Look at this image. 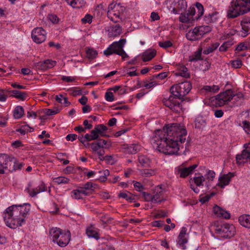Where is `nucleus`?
Returning a JSON list of instances; mask_svg holds the SVG:
<instances>
[{
  "mask_svg": "<svg viewBox=\"0 0 250 250\" xmlns=\"http://www.w3.org/2000/svg\"><path fill=\"white\" fill-rule=\"evenodd\" d=\"M187 136L183 126L173 124L164 126L163 130H157L151 140L154 147L166 154H177L180 147H184Z\"/></svg>",
  "mask_w": 250,
  "mask_h": 250,
  "instance_id": "1",
  "label": "nucleus"
},
{
  "mask_svg": "<svg viewBox=\"0 0 250 250\" xmlns=\"http://www.w3.org/2000/svg\"><path fill=\"white\" fill-rule=\"evenodd\" d=\"M30 204L12 205L5 210L4 220L7 226L15 229L25 223V219L28 217L30 210Z\"/></svg>",
  "mask_w": 250,
  "mask_h": 250,
  "instance_id": "2",
  "label": "nucleus"
},
{
  "mask_svg": "<svg viewBox=\"0 0 250 250\" xmlns=\"http://www.w3.org/2000/svg\"><path fill=\"white\" fill-rule=\"evenodd\" d=\"M191 87V84L189 82H182L172 86L170 90L173 96H169L168 99H164L163 101L164 105L173 111L180 113L182 106L177 98L182 99L190 91Z\"/></svg>",
  "mask_w": 250,
  "mask_h": 250,
  "instance_id": "3",
  "label": "nucleus"
},
{
  "mask_svg": "<svg viewBox=\"0 0 250 250\" xmlns=\"http://www.w3.org/2000/svg\"><path fill=\"white\" fill-rule=\"evenodd\" d=\"M49 233L52 241L62 247H65L70 240L71 235L69 231L64 232L59 228H53L50 230Z\"/></svg>",
  "mask_w": 250,
  "mask_h": 250,
  "instance_id": "4",
  "label": "nucleus"
},
{
  "mask_svg": "<svg viewBox=\"0 0 250 250\" xmlns=\"http://www.w3.org/2000/svg\"><path fill=\"white\" fill-rule=\"evenodd\" d=\"M211 227L215 232L221 237L230 238L235 233V228L232 225L222 224L219 222H215Z\"/></svg>",
  "mask_w": 250,
  "mask_h": 250,
  "instance_id": "5",
  "label": "nucleus"
},
{
  "mask_svg": "<svg viewBox=\"0 0 250 250\" xmlns=\"http://www.w3.org/2000/svg\"><path fill=\"white\" fill-rule=\"evenodd\" d=\"M125 42L126 40L125 39H121L119 42H113L104 51V54L106 56H109L114 53L121 56L123 60H125V59L128 58V56L123 49Z\"/></svg>",
  "mask_w": 250,
  "mask_h": 250,
  "instance_id": "6",
  "label": "nucleus"
},
{
  "mask_svg": "<svg viewBox=\"0 0 250 250\" xmlns=\"http://www.w3.org/2000/svg\"><path fill=\"white\" fill-rule=\"evenodd\" d=\"M211 31V27L208 25L196 26L189 30L186 34L188 41H196L201 39L204 35Z\"/></svg>",
  "mask_w": 250,
  "mask_h": 250,
  "instance_id": "7",
  "label": "nucleus"
},
{
  "mask_svg": "<svg viewBox=\"0 0 250 250\" xmlns=\"http://www.w3.org/2000/svg\"><path fill=\"white\" fill-rule=\"evenodd\" d=\"M244 3V0L232 1L228 10V17L229 18H235L247 13Z\"/></svg>",
  "mask_w": 250,
  "mask_h": 250,
  "instance_id": "8",
  "label": "nucleus"
},
{
  "mask_svg": "<svg viewBox=\"0 0 250 250\" xmlns=\"http://www.w3.org/2000/svg\"><path fill=\"white\" fill-rule=\"evenodd\" d=\"M235 96L240 99L243 97V95L242 93H238L235 95L231 90L229 89L220 93L215 97H212L211 101L214 102L216 106H222L228 104Z\"/></svg>",
  "mask_w": 250,
  "mask_h": 250,
  "instance_id": "9",
  "label": "nucleus"
},
{
  "mask_svg": "<svg viewBox=\"0 0 250 250\" xmlns=\"http://www.w3.org/2000/svg\"><path fill=\"white\" fill-rule=\"evenodd\" d=\"M111 146V143L110 141L100 139L91 143V149L94 152L98 154L99 160L103 161L105 153L104 149L109 148Z\"/></svg>",
  "mask_w": 250,
  "mask_h": 250,
  "instance_id": "10",
  "label": "nucleus"
},
{
  "mask_svg": "<svg viewBox=\"0 0 250 250\" xmlns=\"http://www.w3.org/2000/svg\"><path fill=\"white\" fill-rule=\"evenodd\" d=\"M15 158L5 154H0V174L4 173V169L13 171L14 169Z\"/></svg>",
  "mask_w": 250,
  "mask_h": 250,
  "instance_id": "11",
  "label": "nucleus"
},
{
  "mask_svg": "<svg viewBox=\"0 0 250 250\" xmlns=\"http://www.w3.org/2000/svg\"><path fill=\"white\" fill-rule=\"evenodd\" d=\"M46 186L44 182L41 181L37 187H34L33 183L30 182L28 183L27 187L25 189L26 191L31 197H35L36 195L42 192L46 191Z\"/></svg>",
  "mask_w": 250,
  "mask_h": 250,
  "instance_id": "12",
  "label": "nucleus"
},
{
  "mask_svg": "<svg viewBox=\"0 0 250 250\" xmlns=\"http://www.w3.org/2000/svg\"><path fill=\"white\" fill-rule=\"evenodd\" d=\"M120 7L116 3H111L108 7L107 16L113 22L116 23L119 21L120 15L119 9Z\"/></svg>",
  "mask_w": 250,
  "mask_h": 250,
  "instance_id": "13",
  "label": "nucleus"
},
{
  "mask_svg": "<svg viewBox=\"0 0 250 250\" xmlns=\"http://www.w3.org/2000/svg\"><path fill=\"white\" fill-rule=\"evenodd\" d=\"M196 10L194 7H190L187 13H182L179 18V21L182 23H186L189 26L192 25L193 22L196 20L195 17H193L195 14Z\"/></svg>",
  "mask_w": 250,
  "mask_h": 250,
  "instance_id": "14",
  "label": "nucleus"
},
{
  "mask_svg": "<svg viewBox=\"0 0 250 250\" xmlns=\"http://www.w3.org/2000/svg\"><path fill=\"white\" fill-rule=\"evenodd\" d=\"M46 33L42 27L34 28L31 34V36L34 42L37 43H41L46 39Z\"/></svg>",
  "mask_w": 250,
  "mask_h": 250,
  "instance_id": "15",
  "label": "nucleus"
},
{
  "mask_svg": "<svg viewBox=\"0 0 250 250\" xmlns=\"http://www.w3.org/2000/svg\"><path fill=\"white\" fill-rule=\"evenodd\" d=\"M244 149L240 154H237L236 156V163L238 165L244 164L250 160V144H245Z\"/></svg>",
  "mask_w": 250,
  "mask_h": 250,
  "instance_id": "16",
  "label": "nucleus"
},
{
  "mask_svg": "<svg viewBox=\"0 0 250 250\" xmlns=\"http://www.w3.org/2000/svg\"><path fill=\"white\" fill-rule=\"evenodd\" d=\"M56 61L47 59L43 62L35 63L34 66L36 69L44 71L53 67L56 65Z\"/></svg>",
  "mask_w": 250,
  "mask_h": 250,
  "instance_id": "17",
  "label": "nucleus"
},
{
  "mask_svg": "<svg viewBox=\"0 0 250 250\" xmlns=\"http://www.w3.org/2000/svg\"><path fill=\"white\" fill-rule=\"evenodd\" d=\"M163 190L160 186L156 187L152 191L153 203H160L164 200Z\"/></svg>",
  "mask_w": 250,
  "mask_h": 250,
  "instance_id": "18",
  "label": "nucleus"
},
{
  "mask_svg": "<svg viewBox=\"0 0 250 250\" xmlns=\"http://www.w3.org/2000/svg\"><path fill=\"white\" fill-rule=\"evenodd\" d=\"M184 164L179 168L178 172L180 176L182 178H185L191 173L194 169L197 167V165L194 164L188 167H185L183 166Z\"/></svg>",
  "mask_w": 250,
  "mask_h": 250,
  "instance_id": "19",
  "label": "nucleus"
},
{
  "mask_svg": "<svg viewBox=\"0 0 250 250\" xmlns=\"http://www.w3.org/2000/svg\"><path fill=\"white\" fill-rule=\"evenodd\" d=\"M213 209L214 214L217 217H222L225 219H229L230 218V214L218 206H214Z\"/></svg>",
  "mask_w": 250,
  "mask_h": 250,
  "instance_id": "20",
  "label": "nucleus"
},
{
  "mask_svg": "<svg viewBox=\"0 0 250 250\" xmlns=\"http://www.w3.org/2000/svg\"><path fill=\"white\" fill-rule=\"evenodd\" d=\"M156 55V51L155 49H148L142 54V59L143 62L150 61Z\"/></svg>",
  "mask_w": 250,
  "mask_h": 250,
  "instance_id": "21",
  "label": "nucleus"
},
{
  "mask_svg": "<svg viewBox=\"0 0 250 250\" xmlns=\"http://www.w3.org/2000/svg\"><path fill=\"white\" fill-rule=\"evenodd\" d=\"M242 26V31L240 35L243 37L247 36L250 33V22L247 21H241Z\"/></svg>",
  "mask_w": 250,
  "mask_h": 250,
  "instance_id": "22",
  "label": "nucleus"
},
{
  "mask_svg": "<svg viewBox=\"0 0 250 250\" xmlns=\"http://www.w3.org/2000/svg\"><path fill=\"white\" fill-rule=\"evenodd\" d=\"M125 152L128 154H135L141 149V146L138 144H131L125 145Z\"/></svg>",
  "mask_w": 250,
  "mask_h": 250,
  "instance_id": "23",
  "label": "nucleus"
},
{
  "mask_svg": "<svg viewBox=\"0 0 250 250\" xmlns=\"http://www.w3.org/2000/svg\"><path fill=\"white\" fill-rule=\"evenodd\" d=\"M108 31V35L109 37H117L121 34L122 28L120 25L116 24L114 26H111Z\"/></svg>",
  "mask_w": 250,
  "mask_h": 250,
  "instance_id": "24",
  "label": "nucleus"
},
{
  "mask_svg": "<svg viewBox=\"0 0 250 250\" xmlns=\"http://www.w3.org/2000/svg\"><path fill=\"white\" fill-rule=\"evenodd\" d=\"M107 130V127L105 125L101 124L96 125L92 130L95 133L98 139L99 137L104 136L105 135L104 132Z\"/></svg>",
  "mask_w": 250,
  "mask_h": 250,
  "instance_id": "25",
  "label": "nucleus"
},
{
  "mask_svg": "<svg viewBox=\"0 0 250 250\" xmlns=\"http://www.w3.org/2000/svg\"><path fill=\"white\" fill-rule=\"evenodd\" d=\"M239 222L240 224L248 228H250V215H247V214H244L242 215H241L239 217Z\"/></svg>",
  "mask_w": 250,
  "mask_h": 250,
  "instance_id": "26",
  "label": "nucleus"
},
{
  "mask_svg": "<svg viewBox=\"0 0 250 250\" xmlns=\"http://www.w3.org/2000/svg\"><path fill=\"white\" fill-rule=\"evenodd\" d=\"M12 96L20 100L24 101L28 97V94L26 92H21L19 90L11 91Z\"/></svg>",
  "mask_w": 250,
  "mask_h": 250,
  "instance_id": "27",
  "label": "nucleus"
},
{
  "mask_svg": "<svg viewBox=\"0 0 250 250\" xmlns=\"http://www.w3.org/2000/svg\"><path fill=\"white\" fill-rule=\"evenodd\" d=\"M232 176V175L229 176L228 174L224 175L223 176L219 178V182L217 185L222 188H223L225 186H227L229 184L230 178Z\"/></svg>",
  "mask_w": 250,
  "mask_h": 250,
  "instance_id": "28",
  "label": "nucleus"
},
{
  "mask_svg": "<svg viewBox=\"0 0 250 250\" xmlns=\"http://www.w3.org/2000/svg\"><path fill=\"white\" fill-rule=\"evenodd\" d=\"M138 161L140 165L143 167H149L151 162L149 158L143 155L138 156Z\"/></svg>",
  "mask_w": 250,
  "mask_h": 250,
  "instance_id": "29",
  "label": "nucleus"
},
{
  "mask_svg": "<svg viewBox=\"0 0 250 250\" xmlns=\"http://www.w3.org/2000/svg\"><path fill=\"white\" fill-rule=\"evenodd\" d=\"M202 52V48L201 47L198 48V49L195 51L193 54L189 56V61L190 62H194L203 60L201 58Z\"/></svg>",
  "mask_w": 250,
  "mask_h": 250,
  "instance_id": "30",
  "label": "nucleus"
},
{
  "mask_svg": "<svg viewBox=\"0 0 250 250\" xmlns=\"http://www.w3.org/2000/svg\"><path fill=\"white\" fill-rule=\"evenodd\" d=\"M68 4L70 5L73 8H79L84 5L85 2L80 0H65Z\"/></svg>",
  "mask_w": 250,
  "mask_h": 250,
  "instance_id": "31",
  "label": "nucleus"
},
{
  "mask_svg": "<svg viewBox=\"0 0 250 250\" xmlns=\"http://www.w3.org/2000/svg\"><path fill=\"white\" fill-rule=\"evenodd\" d=\"M217 12H212L205 16L204 20L207 23L214 22L217 20Z\"/></svg>",
  "mask_w": 250,
  "mask_h": 250,
  "instance_id": "32",
  "label": "nucleus"
},
{
  "mask_svg": "<svg viewBox=\"0 0 250 250\" xmlns=\"http://www.w3.org/2000/svg\"><path fill=\"white\" fill-rule=\"evenodd\" d=\"M206 122L202 117H198L195 121V127L196 128L202 129L205 127Z\"/></svg>",
  "mask_w": 250,
  "mask_h": 250,
  "instance_id": "33",
  "label": "nucleus"
},
{
  "mask_svg": "<svg viewBox=\"0 0 250 250\" xmlns=\"http://www.w3.org/2000/svg\"><path fill=\"white\" fill-rule=\"evenodd\" d=\"M24 114V109L21 106H17L14 110L13 116L15 119H20Z\"/></svg>",
  "mask_w": 250,
  "mask_h": 250,
  "instance_id": "34",
  "label": "nucleus"
},
{
  "mask_svg": "<svg viewBox=\"0 0 250 250\" xmlns=\"http://www.w3.org/2000/svg\"><path fill=\"white\" fill-rule=\"evenodd\" d=\"M140 173L143 176L148 177L156 175L157 173V169H144L140 171Z\"/></svg>",
  "mask_w": 250,
  "mask_h": 250,
  "instance_id": "35",
  "label": "nucleus"
},
{
  "mask_svg": "<svg viewBox=\"0 0 250 250\" xmlns=\"http://www.w3.org/2000/svg\"><path fill=\"white\" fill-rule=\"evenodd\" d=\"M55 100L58 103L63 104L65 106H67L70 104V103L68 101L67 98L63 97L62 94L56 95Z\"/></svg>",
  "mask_w": 250,
  "mask_h": 250,
  "instance_id": "36",
  "label": "nucleus"
},
{
  "mask_svg": "<svg viewBox=\"0 0 250 250\" xmlns=\"http://www.w3.org/2000/svg\"><path fill=\"white\" fill-rule=\"evenodd\" d=\"M54 182L58 185L66 184L69 183L70 179L63 176H59L53 179Z\"/></svg>",
  "mask_w": 250,
  "mask_h": 250,
  "instance_id": "37",
  "label": "nucleus"
},
{
  "mask_svg": "<svg viewBox=\"0 0 250 250\" xmlns=\"http://www.w3.org/2000/svg\"><path fill=\"white\" fill-rule=\"evenodd\" d=\"M118 196L119 197L125 199L126 200L130 202L134 200V197H133L131 193L127 191L123 192H120Z\"/></svg>",
  "mask_w": 250,
  "mask_h": 250,
  "instance_id": "38",
  "label": "nucleus"
},
{
  "mask_svg": "<svg viewBox=\"0 0 250 250\" xmlns=\"http://www.w3.org/2000/svg\"><path fill=\"white\" fill-rule=\"evenodd\" d=\"M177 76H180L184 78H189V73L188 72V69L184 66L180 67L179 72L176 73Z\"/></svg>",
  "mask_w": 250,
  "mask_h": 250,
  "instance_id": "39",
  "label": "nucleus"
},
{
  "mask_svg": "<svg viewBox=\"0 0 250 250\" xmlns=\"http://www.w3.org/2000/svg\"><path fill=\"white\" fill-rule=\"evenodd\" d=\"M86 57L90 60H93L95 58L97 55L98 52L92 48H88L86 51Z\"/></svg>",
  "mask_w": 250,
  "mask_h": 250,
  "instance_id": "40",
  "label": "nucleus"
},
{
  "mask_svg": "<svg viewBox=\"0 0 250 250\" xmlns=\"http://www.w3.org/2000/svg\"><path fill=\"white\" fill-rule=\"evenodd\" d=\"M188 7L186 0H178L177 2L176 7L179 10L185 11Z\"/></svg>",
  "mask_w": 250,
  "mask_h": 250,
  "instance_id": "41",
  "label": "nucleus"
},
{
  "mask_svg": "<svg viewBox=\"0 0 250 250\" xmlns=\"http://www.w3.org/2000/svg\"><path fill=\"white\" fill-rule=\"evenodd\" d=\"M219 45V44L218 42H216L211 44L210 46H208L207 48L204 50V54L207 55L210 53H212L214 50L217 48Z\"/></svg>",
  "mask_w": 250,
  "mask_h": 250,
  "instance_id": "42",
  "label": "nucleus"
},
{
  "mask_svg": "<svg viewBox=\"0 0 250 250\" xmlns=\"http://www.w3.org/2000/svg\"><path fill=\"white\" fill-rule=\"evenodd\" d=\"M31 129H33L32 128L26 125H22L21 128L17 129L16 131L24 135L28 132H31L32 131Z\"/></svg>",
  "mask_w": 250,
  "mask_h": 250,
  "instance_id": "43",
  "label": "nucleus"
},
{
  "mask_svg": "<svg viewBox=\"0 0 250 250\" xmlns=\"http://www.w3.org/2000/svg\"><path fill=\"white\" fill-rule=\"evenodd\" d=\"M203 89L208 92L216 93L219 90V87L215 85H213V86L206 85L204 86Z\"/></svg>",
  "mask_w": 250,
  "mask_h": 250,
  "instance_id": "44",
  "label": "nucleus"
},
{
  "mask_svg": "<svg viewBox=\"0 0 250 250\" xmlns=\"http://www.w3.org/2000/svg\"><path fill=\"white\" fill-rule=\"evenodd\" d=\"M85 141H91L93 140H99L98 139V137L97 135H96L95 133L93 131L91 130L90 134H86L84 135Z\"/></svg>",
  "mask_w": 250,
  "mask_h": 250,
  "instance_id": "45",
  "label": "nucleus"
},
{
  "mask_svg": "<svg viewBox=\"0 0 250 250\" xmlns=\"http://www.w3.org/2000/svg\"><path fill=\"white\" fill-rule=\"evenodd\" d=\"M142 196L144 199V200L146 202H150L153 203V196H152V192L151 193L142 191Z\"/></svg>",
  "mask_w": 250,
  "mask_h": 250,
  "instance_id": "46",
  "label": "nucleus"
},
{
  "mask_svg": "<svg viewBox=\"0 0 250 250\" xmlns=\"http://www.w3.org/2000/svg\"><path fill=\"white\" fill-rule=\"evenodd\" d=\"M196 8L198 10V16L196 17V20H197L200 17H201L204 13V7L202 4L197 2L196 4Z\"/></svg>",
  "mask_w": 250,
  "mask_h": 250,
  "instance_id": "47",
  "label": "nucleus"
},
{
  "mask_svg": "<svg viewBox=\"0 0 250 250\" xmlns=\"http://www.w3.org/2000/svg\"><path fill=\"white\" fill-rule=\"evenodd\" d=\"M71 196L73 199L77 200L81 199L83 198V197L81 196L80 192L78 188L77 189L73 190L71 192Z\"/></svg>",
  "mask_w": 250,
  "mask_h": 250,
  "instance_id": "48",
  "label": "nucleus"
},
{
  "mask_svg": "<svg viewBox=\"0 0 250 250\" xmlns=\"http://www.w3.org/2000/svg\"><path fill=\"white\" fill-rule=\"evenodd\" d=\"M193 181L197 187L202 186L203 182L205 181V178L203 176L195 177L193 178Z\"/></svg>",
  "mask_w": 250,
  "mask_h": 250,
  "instance_id": "49",
  "label": "nucleus"
},
{
  "mask_svg": "<svg viewBox=\"0 0 250 250\" xmlns=\"http://www.w3.org/2000/svg\"><path fill=\"white\" fill-rule=\"evenodd\" d=\"M59 112V110L56 108L54 109L46 108L43 110V113L48 116L54 115Z\"/></svg>",
  "mask_w": 250,
  "mask_h": 250,
  "instance_id": "50",
  "label": "nucleus"
},
{
  "mask_svg": "<svg viewBox=\"0 0 250 250\" xmlns=\"http://www.w3.org/2000/svg\"><path fill=\"white\" fill-rule=\"evenodd\" d=\"M86 234L88 237H93L96 239L99 238L98 233L94 230L87 229L86 230Z\"/></svg>",
  "mask_w": 250,
  "mask_h": 250,
  "instance_id": "51",
  "label": "nucleus"
},
{
  "mask_svg": "<svg viewBox=\"0 0 250 250\" xmlns=\"http://www.w3.org/2000/svg\"><path fill=\"white\" fill-rule=\"evenodd\" d=\"M173 44L170 41H167L165 42H159V45L162 48H167L172 46Z\"/></svg>",
  "mask_w": 250,
  "mask_h": 250,
  "instance_id": "52",
  "label": "nucleus"
},
{
  "mask_svg": "<svg viewBox=\"0 0 250 250\" xmlns=\"http://www.w3.org/2000/svg\"><path fill=\"white\" fill-rule=\"evenodd\" d=\"M97 250H115L111 245L104 244Z\"/></svg>",
  "mask_w": 250,
  "mask_h": 250,
  "instance_id": "53",
  "label": "nucleus"
},
{
  "mask_svg": "<svg viewBox=\"0 0 250 250\" xmlns=\"http://www.w3.org/2000/svg\"><path fill=\"white\" fill-rule=\"evenodd\" d=\"M242 124L245 132L248 134L250 133V123L247 121H244Z\"/></svg>",
  "mask_w": 250,
  "mask_h": 250,
  "instance_id": "54",
  "label": "nucleus"
},
{
  "mask_svg": "<svg viewBox=\"0 0 250 250\" xmlns=\"http://www.w3.org/2000/svg\"><path fill=\"white\" fill-rule=\"evenodd\" d=\"M231 65L234 68H240L242 65V61L239 59H237L231 61Z\"/></svg>",
  "mask_w": 250,
  "mask_h": 250,
  "instance_id": "55",
  "label": "nucleus"
},
{
  "mask_svg": "<svg viewBox=\"0 0 250 250\" xmlns=\"http://www.w3.org/2000/svg\"><path fill=\"white\" fill-rule=\"evenodd\" d=\"M188 242V240L184 236H182V238L178 237V244L182 247L183 249H186V246L185 244L187 243Z\"/></svg>",
  "mask_w": 250,
  "mask_h": 250,
  "instance_id": "56",
  "label": "nucleus"
},
{
  "mask_svg": "<svg viewBox=\"0 0 250 250\" xmlns=\"http://www.w3.org/2000/svg\"><path fill=\"white\" fill-rule=\"evenodd\" d=\"M92 17L89 14H86L85 17L82 19L81 21L83 23H90L92 22Z\"/></svg>",
  "mask_w": 250,
  "mask_h": 250,
  "instance_id": "57",
  "label": "nucleus"
},
{
  "mask_svg": "<svg viewBox=\"0 0 250 250\" xmlns=\"http://www.w3.org/2000/svg\"><path fill=\"white\" fill-rule=\"evenodd\" d=\"M215 173L213 170H208L207 174L206 177L208 181H212L215 177Z\"/></svg>",
  "mask_w": 250,
  "mask_h": 250,
  "instance_id": "58",
  "label": "nucleus"
},
{
  "mask_svg": "<svg viewBox=\"0 0 250 250\" xmlns=\"http://www.w3.org/2000/svg\"><path fill=\"white\" fill-rule=\"evenodd\" d=\"M48 19L53 23H57L59 21V18L56 15H48Z\"/></svg>",
  "mask_w": 250,
  "mask_h": 250,
  "instance_id": "59",
  "label": "nucleus"
},
{
  "mask_svg": "<svg viewBox=\"0 0 250 250\" xmlns=\"http://www.w3.org/2000/svg\"><path fill=\"white\" fill-rule=\"evenodd\" d=\"M105 98L107 101L112 102L114 101V97L112 92H106L105 94Z\"/></svg>",
  "mask_w": 250,
  "mask_h": 250,
  "instance_id": "60",
  "label": "nucleus"
},
{
  "mask_svg": "<svg viewBox=\"0 0 250 250\" xmlns=\"http://www.w3.org/2000/svg\"><path fill=\"white\" fill-rule=\"evenodd\" d=\"M248 47L246 46L244 43H239L236 48V50L241 51L245 50H248Z\"/></svg>",
  "mask_w": 250,
  "mask_h": 250,
  "instance_id": "61",
  "label": "nucleus"
},
{
  "mask_svg": "<svg viewBox=\"0 0 250 250\" xmlns=\"http://www.w3.org/2000/svg\"><path fill=\"white\" fill-rule=\"evenodd\" d=\"M229 43L226 42L224 43L221 46L219 47V51L221 52H225L227 50L229 46Z\"/></svg>",
  "mask_w": 250,
  "mask_h": 250,
  "instance_id": "62",
  "label": "nucleus"
},
{
  "mask_svg": "<svg viewBox=\"0 0 250 250\" xmlns=\"http://www.w3.org/2000/svg\"><path fill=\"white\" fill-rule=\"evenodd\" d=\"M82 187L87 191L88 190H93V184L91 182H87Z\"/></svg>",
  "mask_w": 250,
  "mask_h": 250,
  "instance_id": "63",
  "label": "nucleus"
},
{
  "mask_svg": "<svg viewBox=\"0 0 250 250\" xmlns=\"http://www.w3.org/2000/svg\"><path fill=\"white\" fill-rule=\"evenodd\" d=\"M134 186L136 189L139 191H141L142 189H144V186L141 184V183L138 182H133Z\"/></svg>",
  "mask_w": 250,
  "mask_h": 250,
  "instance_id": "64",
  "label": "nucleus"
}]
</instances>
